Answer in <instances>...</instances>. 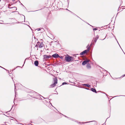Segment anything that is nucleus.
I'll return each mask as SVG.
<instances>
[{
	"label": "nucleus",
	"instance_id": "f257e3e1",
	"mask_svg": "<svg viewBox=\"0 0 125 125\" xmlns=\"http://www.w3.org/2000/svg\"><path fill=\"white\" fill-rule=\"evenodd\" d=\"M53 79L54 83L53 84H51L50 85L51 87L52 88L54 87L57 83V80L56 78H54Z\"/></svg>",
	"mask_w": 125,
	"mask_h": 125
},
{
	"label": "nucleus",
	"instance_id": "f03ea898",
	"mask_svg": "<svg viewBox=\"0 0 125 125\" xmlns=\"http://www.w3.org/2000/svg\"><path fill=\"white\" fill-rule=\"evenodd\" d=\"M73 57L69 56L65 57V59L66 61L67 62H70L71 60H73Z\"/></svg>",
	"mask_w": 125,
	"mask_h": 125
},
{
	"label": "nucleus",
	"instance_id": "7ed1b4c3",
	"mask_svg": "<svg viewBox=\"0 0 125 125\" xmlns=\"http://www.w3.org/2000/svg\"><path fill=\"white\" fill-rule=\"evenodd\" d=\"M99 37V36L97 35L96 36V37L94 38H93V40L92 42V43L93 42V44H94L96 42V41L98 39Z\"/></svg>",
	"mask_w": 125,
	"mask_h": 125
},
{
	"label": "nucleus",
	"instance_id": "20e7f679",
	"mask_svg": "<svg viewBox=\"0 0 125 125\" xmlns=\"http://www.w3.org/2000/svg\"><path fill=\"white\" fill-rule=\"evenodd\" d=\"M90 61L88 59H87L86 60L84 61L82 63V65H85L86 64H87V63Z\"/></svg>",
	"mask_w": 125,
	"mask_h": 125
},
{
	"label": "nucleus",
	"instance_id": "39448f33",
	"mask_svg": "<svg viewBox=\"0 0 125 125\" xmlns=\"http://www.w3.org/2000/svg\"><path fill=\"white\" fill-rule=\"evenodd\" d=\"M52 57L55 58H57L59 57V56L57 53H55L52 55Z\"/></svg>",
	"mask_w": 125,
	"mask_h": 125
},
{
	"label": "nucleus",
	"instance_id": "423d86ee",
	"mask_svg": "<svg viewBox=\"0 0 125 125\" xmlns=\"http://www.w3.org/2000/svg\"><path fill=\"white\" fill-rule=\"evenodd\" d=\"M44 58V59H48L51 57L50 55H44L43 56Z\"/></svg>",
	"mask_w": 125,
	"mask_h": 125
},
{
	"label": "nucleus",
	"instance_id": "0eeeda50",
	"mask_svg": "<svg viewBox=\"0 0 125 125\" xmlns=\"http://www.w3.org/2000/svg\"><path fill=\"white\" fill-rule=\"evenodd\" d=\"M8 8L10 9H12V11L13 10H17V8L16 7H9Z\"/></svg>",
	"mask_w": 125,
	"mask_h": 125
},
{
	"label": "nucleus",
	"instance_id": "6e6552de",
	"mask_svg": "<svg viewBox=\"0 0 125 125\" xmlns=\"http://www.w3.org/2000/svg\"><path fill=\"white\" fill-rule=\"evenodd\" d=\"M44 46V44H43L42 42H41L40 43V44L39 46V48H41L43 47Z\"/></svg>",
	"mask_w": 125,
	"mask_h": 125
},
{
	"label": "nucleus",
	"instance_id": "1a4fd4ad",
	"mask_svg": "<svg viewBox=\"0 0 125 125\" xmlns=\"http://www.w3.org/2000/svg\"><path fill=\"white\" fill-rule=\"evenodd\" d=\"M83 86H85L88 87H90L91 86L89 85V84H82Z\"/></svg>",
	"mask_w": 125,
	"mask_h": 125
},
{
	"label": "nucleus",
	"instance_id": "9d476101",
	"mask_svg": "<svg viewBox=\"0 0 125 125\" xmlns=\"http://www.w3.org/2000/svg\"><path fill=\"white\" fill-rule=\"evenodd\" d=\"M91 90L94 92L95 93H97V92H96V90L95 89L92 88L91 89Z\"/></svg>",
	"mask_w": 125,
	"mask_h": 125
},
{
	"label": "nucleus",
	"instance_id": "9b49d317",
	"mask_svg": "<svg viewBox=\"0 0 125 125\" xmlns=\"http://www.w3.org/2000/svg\"><path fill=\"white\" fill-rule=\"evenodd\" d=\"M39 64V62L38 61H36L34 62V64L36 66H37Z\"/></svg>",
	"mask_w": 125,
	"mask_h": 125
},
{
	"label": "nucleus",
	"instance_id": "f8f14e48",
	"mask_svg": "<svg viewBox=\"0 0 125 125\" xmlns=\"http://www.w3.org/2000/svg\"><path fill=\"white\" fill-rule=\"evenodd\" d=\"M90 47H89L88 48V49L87 50H85L83 51L85 53H87L88 52H89L90 50Z\"/></svg>",
	"mask_w": 125,
	"mask_h": 125
},
{
	"label": "nucleus",
	"instance_id": "ddd939ff",
	"mask_svg": "<svg viewBox=\"0 0 125 125\" xmlns=\"http://www.w3.org/2000/svg\"><path fill=\"white\" fill-rule=\"evenodd\" d=\"M86 67L88 69H90L91 68L90 64L89 63H87V64Z\"/></svg>",
	"mask_w": 125,
	"mask_h": 125
},
{
	"label": "nucleus",
	"instance_id": "4468645a",
	"mask_svg": "<svg viewBox=\"0 0 125 125\" xmlns=\"http://www.w3.org/2000/svg\"><path fill=\"white\" fill-rule=\"evenodd\" d=\"M85 53L83 51V52H81L80 53V55H83V54H84Z\"/></svg>",
	"mask_w": 125,
	"mask_h": 125
},
{
	"label": "nucleus",
	"instance_id": "2eb2a0df",
	"mask_svg": "<svg viewBox=\"0 0 125 125\" xmlns=\"http://www.w3.org/2000/svg\"><path fill=\"white\" fill-rule=\"evenodd\" d=\"M93 121H91L88 122H82V123L83 124H84V123H85L90 122H93Z\"/></svg>",
	"mask_w": 125,
	"mask_h": 125
},
{
	"label": "nucleus",
	"instance_id": "dca6fc26",
	"mask_svg": "<svg viewBox=\"0 0 125 125\" xmlns=\"http://www.w3.org/2000/svg\"><path fill=\"white\" fill-rule=\"evenodd\" d=\"M67 84V83H66L64 82L62 83V85H64L66 84Z\"/></svg>",
	"mask_w": 125,
	"mask_h": 125
},
{
	"label": "nucleus",
	"instance_id": "f3484780",
	"mask_svg": "<svg viewBox=\"0 0 125 125\" xmlns=\"http://www.w3.org/2000/svg\"><path fill=\"white\" fill-rule=\"evenodd\" d=\"M40 42H37V44L39 46L40 44Z\"/></svg>",
	"mask_w": 125,
	"mask_h": 125
},
{
	"label": "nucleus",
	"instance_id": "a211bd4d",
	"mask_svg": "<svg viewBox=\"0 0 125 125\" xmlns=\"http://www.w3.org/2000/svg\"><path fill=\"white\" fill-rule=\"evenodd\" d=\"M97 28H94L93 29V30L94 31H96V30H97Z\"/></svg>",
	"mask_w": 125,
	"mask_h": 125
},
{
	"label": "nucleus",
	"instance_id": "6ab92c4d",
	"mask_svg": "<svg viewBox=\"0 0 125 125\" xmlns=\"http://www.w3.org/2000/svg\"><path fill=\"white\" fill-rule=\"evenodd\" d=\"M59 57L61 59H62L63 58V56H59Z\"/></svg>",
	"mask_w": 125,
	"mask_h": 125
},
{
	"label": "nucleus",
	"instance_id": "aec40b11",
	"mask_svg": "<svg viewBox=\"0 0 125 125\" xmlns=\"http://www.w3.org/2000/svg\"><path fill=\"white\" fill-rule=\"evenodd\" d=\"M37 29V30L38 31H39L41 30V29L40 28H38Z\"/></svg>",
	"mask_w": 125,
	"mask_h": 125
},
{
	"label": "nucleus",
	"instance_id": "412c9836",
	"mask_svg": "<svg viewBox=\"0 0 125 125\" xmlns=\"http://www.w3.org/2000/svg\"><path fill=\"white\" fill-rule=\"evenodd\" d=\"M41 29L42 30V32L43 31H44V29H43V28H41Z\"/></svg>",
	"mask_w": 125,
	"mask_h": 125
},
{
	"label": "nucleus",
	"instance_id": "4be33fe9",
	"mask_svg": "<svg viewBox=\"0 0 125 125\" xmlns=\"http://www.w3.org/2000/svg\"><path fill=\"white\" fill-rule=\"evenodd\" d=\"M71 13H72V14H73V15H75V14L73 13V12H72L71 11H69Z\"/></svg>",
	"mask_w": 125,
	"mask_h": 125
},
{
	"label": "nucleus",
	"instance_id": "5701e85b",
	"mask_svg": "<svg viewBox=\"0 0 125 125\" xmlns=\"http://www.w3.org/2000/svg\"><path fill=\"white\" fill-rule=\"evenodd\" d=\"M85 89L87 90H89V89L87 88H85Z\"/></svg>",
	"mask_w": 125,
	"mask_h": 125
},
{
	"label": "nucleus",
	"instance_id": "b1692460",
	"mask_svg": "<svg viewBox=\"0 0 125 125\" xmlns=\"http://www.w3.org/2000/svg\"><path fill=\"white\" fill-rule=\"evenodd\" d=\"M115 38V39H116V40L117 41V42L118 43H118V41H117V39H116V38Z\"/></svg>",
	"mask_w": 125,
	"mask_h": 125
},
{
	"label": "nucleus",
	"instance_id": "393cba45",
	"mask_svg": "<svg viewBox=\"0 0 125 125\" xmlns=\"http://www.w3.org/2000/svg\"><path fill=\"white\" fill-rule=\"evenodd\" d=\"M65 116V117H67V118H68V117H67V116Z\"/></svg>",
	"mask_w": 125,
	"mask_h": 125
},
{
	"label": "nucleus",
	"instance_id": "a878e982",
	"mask_svg": "<svg viewBox=\"0 0 125 125\" xmlns=\"http://www.w3.org/2000/svg\"><path fill=\"white\" fill-rule=\"evenodd\" d=\"M106 35L105 36V37L104 38V39H103L102 40H104V39L105 38H106Z\"/></svg>",
	"mask_w": 125,
	"mask_h": 125
},
{
	"label": "nucleus",
	"instance_id": "bb28decb",
	"mask_svg": "<svg viewBox=\"0 0 125 125\" xmlns=\"http://www.w3.org/2000/svg\"><path fill=\"white\" fill-rule=\"evenodd\" d=\"M104 93V94H106V95H107H107L106 94H105V93Z\"/></svg>",
	"mask_w": 125,
	"mask_h": 125
},
{
	"label": "nucleus",
	"instance_id": "cd10ccee",
	"mask_svg": "<svg viewBox=\"0 0 125 125\" xmlns=\"http://www.w3.org/2000/svg\"><path fill=\"white\" fill-rule=\"evenodd\" d=\"M0 67H1V68H2V67H1V66H0ZM3 68V69H5L4 68Z\"/></svg>",
	"mask_w": 125,
	"mask_h": 125
},
{
	"label": "nucleus",
	"instance_id": "c85d7f7f",
	"mask_svg": "<svg viewBox=\"0 0 125 125\" xmlns=\"http://www.w3.org/2000/svg\"><path fill=\"white\" fill-rule=\"evenodd\" d=\"M21 4L23 6V5L22 3H21Z\"/></svg>",
	"mask_w": 125,
	"mask_h": 125
},
{
	"label": "nucleus",
	"instance_id": "c756f323",
	"mask_svg": "<svg viewBox=\"0 0 125 125\" xmlns=\"http://www.w3.org/2000/svg\"><path fill=\"white\" fill-rule=\"evenodd\" d=\"M14 0H12V1H14Z\"/></svg>",
	"mask_w": 125,
	"mask_h": 125
},
{
	"label": "nucleus",
	"instance_id": "7c9ffc66",
	"mask_svg": "<svg viewBox=\"0 0 125 125\" xmlns=\"http://www.w3.org/2000/svg\"><path fill=\"white\" fill-rule=\"evenodd\" d=\"M35 93L36 94H37L36 92H35Z\"/></svg>",
	"mask_w": 125,
	"mask_h": 125
},
{
	"label": "nucleus",
	"instance_id": "2f4dec72",
	"mask_svg": "<svg viewBox=\"0 0 125 125\" xmlns=\"http://www.w3.org/2000/svg\"><path fill=\"white\" fill-rule=\"evenodd\" d=\"M15 12V11H13L12 12Z\"/></svg>",
	"mask_w": 125,
	"mask_h": 125
},
{
	"label": "nucleus",
	"instance_id": "473e14b6",
	"mask_svg": "<svg viewBox=\"0 0 125 125\" xmlns=\"http://www.w3.org/2000/svg\"><path fill=\"white\" fill-rule=\"evenodd\" d=\"M24 19H25V17L24 16Z\"/></svg>",
	"mask_w": 125,
	"mask_h": 125
},
{
	"label": "nucleus",
	"instance_id": "72a5a7b5",
	"mask_svg": "<svg viewBox=\"0 0 125 125\" xmlns=\"http://www.w3.org/2000/svg\"><path fill=\"white\" fill-rule=\"evenodd\" d=\"M115 96V97H116V96Z\"/></svg>",
	"mask_w": 125,
	"mask_h": 125
},
{
	"label": "nucleus",
	"instance_id": "f704fd0d",
	"mask_svg": "<svg viewBox=\"0 0 125 125\" xmlns=\"http://www.w3.org/2000/svg\"><path fill=\"white\" fill-rule=\"evenodd\" d=\"M14 85H15V84H14Z\"/></svg>",
	"mask_w": 125,
	"mask_h": 125
},
{
	"label": "nucleus",
	"instance_id": "c9c22d12",
	"mask_svg": "<svg viewBox=\"0 0 125 125\" xmlns=\"http://www.w3.org/2000/svg\"><path fill=\"white\" fill-rule=\"evenodd\" d=\"M19 1V2H20V1Z\"/></svg>",
	"mask_w": 125,
	"mask_h": 125
},
{
	"label": "nucleus",
	"instance_id": "e433bc0d",
	"mask_svg": "<svg viewBox=\"0 0 125 125\" xmlns=\"http://www.w3.org/2000/svg\"><path fill=\"white\" fill-rule=\"evenodd\" d=\"M28 26H29V27H30L29 26V25H28Z\"/></svg>",
	"mask_w": 125,
	"mask_h": 125
},
{
	"label": "nucleus",
	"instance_id": "4c0bfd02",
	"mask_svg": "<svg viewBox=\"0 0 125 125\" xmlns=\"http://www.w3.org/2000/svg\"><path fill=\"white\" fill-rule=\"evenodd\" d=\"M28 26H29V27H30L29 26V25H28Z\"/></svg>",
	"mask_w": 125,
	"mask_h": 125
},
{
	"label": "nucleus",
	"instance_id": "58836bf2",
	"mask_svg": "<svg viewBox=\"0 0 125 125\" xmlns=\"http://www.w3.org/2000/svg\"><path fill=\"white\" fill-rule=\"evenodd\" d=\"M37 10H37L36 11H37Z\"/></svg>",
	"mask_w": 125,
	"mask_h": 125
},
{
	"label": "nucleus",
	"instance_id": "ea45409f",
	"mask_svg": "<svg viewBox=\"0 0 125 125\" xmlns=\"http://www.w3.org/2000/svg\"><path fill=\"white\" fill-rule=\"evenodd\" d=\"M42 97H43V98H44L42 96Z\"/></svg>",
	"mask_w": 125,
	"mask_h": 125
},
{
	"label": "nucleus",
	"instance_id": "a19ab883",
	"mask_svg": "<svg viewBox=\"0 0 125 125\" xmlns=\"http://www.w3.org/2000/svg\"><path fill=\"white\" fill-rule=\"evenodd\" d=\"M92 43L91 44V45H92Z\"/></svg>",
	"mask_w": 125,
	"mask_h": 125
},
{
	"label": "nucleus",
	"instance_id": "79ce46f5",
	"mask_svg": "<svg viewBox=\"0 0 125 125\" xmlns=\"http://www.w3.org/2000/svg\"><path fill=\"white\" fill-rule=\"evenodd\" d=\"M123 96H125V95H123Z\"/></svg>",
	"mask_w": 125,
	"mask_h": 125
},
{
	"label": "nucleus",
	"instance_id": "37998d69",
	"mask_svg": "<svg viewBox=\"0 0 125 125\" xmlns=\"http://www.w3.org/2000/svg\"><path fill=\"white\" fill-rule=\"evenodd\" d=\"M125 76V75H124Z\"/></svg>",
	"mask_w": 125,
	"mask_h": 125
}]
</instances>
